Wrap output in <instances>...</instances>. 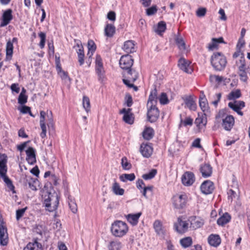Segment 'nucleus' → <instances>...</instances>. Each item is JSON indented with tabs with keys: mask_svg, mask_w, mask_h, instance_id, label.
Listing matches in <instances>:
<instances>
[{
	"mask_svg": "<svg viewBox=\"0 0 250 250\" xmlns=\"http://www.w3.org/2000/svg\"><path fill=\"white\" fill-rule=\"evenodd\" d=\"M47 117V126L49 128L54 129V123L53 121L52 113L51 111H47L45 112L44 111H40V125L42 129L40 136L42 138H44L46 136V125L45 124V118Z\"/></svg>",
	"mask_w": 250,
	"mask_h": 250,
	"instance_id": "obj_1",
	"label": "nucleus"
},
{
	"mask_svg": "<svg viewBox=\"0 0 250 250\" xmlns=\"http://www.w3.org/2000/svg\"><path fill=\"white\" fill-rule=\"evenodd\" d=\"M128 231V226L125 222L116 220L111 224V232L115 237H122L125 235Z\"/></svg>",
	"mask_w": 250,
	"mask_h": 250,
	"instance_id": "obj_2",
	"label": "nucleus"
},
{
	"mask_svg": "<svg viewBox=\"0 0 250 250\" xmlns=\"http://www.w3.org/2000/svg\"><path fill=\"white\" fill-rule=\"evenodd\" d=\"M212 66L217 71H221L226 67L227 60L225 56L220 52H215L211 57Z\"/></svg>",
	"mask_w": 250,
	"mask_h": 250,
	"instance_id": "obj_3",
	"label": "nucleus"
},
{
	"mask_svg": "<svg viewBox=\"0 0 250 250\" xmlns=\"http://www.w3.org/2000/svg\"><path fill=\"white\" fill-rule=\"evenodd\" d=\"M3 158L0 160V176L3 179L4 182L6 184L9 189L12 191L13 193H15L14 190V186L12 184L11 180L6 175L7 172V167L6 166L7 157L5 155H2Z\"/></svg>",
	"mask_w": 250,
	"mask_h": 250,
	"instance_id": "obj_4",
	"label": "nucleus"
},
{
	"mask_svg": "<svg viewBox=\"0 0 250 250\" xmlns=\"http://www.w3.org/2000/svg\"><path fill=\"white\" fill-rule=\"evenodd\" d=\"M47 195H44V204L46 209L52 212L57 208L59 204L58 196L56 193H47Z\"/></svg>",
	"mask_w": 250,
	"mask_h": 250,
	"instance_id": "obj_5",
	"label": "nucleus"
},
{
	"mask_svg": "<svg viewBox=\"0 0 250 250\" xmlns=\"http://www.w3.org/2000/svg\"><path fill=\"white\" fill-rule=\"evenodd\" d=\"M119 63L121 68L125 71L124 73H126L128 70L131 72L134 71L131 69L133 63V60L130 55L123 56L120 59Z\"/></svg>",
	"mask_w": 250,
	"mask_h": 250,
	"instance_id": "obj_6",
	"label": "nucleus"
},
{
	"mask_svg": "<svg viewBox=\"0 0 250 250\" xmlns=\"http://www.w3.org/2000/svg\"><path fill=\"white\" fill-rule=\"evenodd\" d=\"M124 76L125 78L123 80L124 83L129 88L134 86V84L131 83L134 82L137 79V72L135 71L131 72L128 70L126 73H124Z\"/></svg>",
	"mask_w": 250,
	"mask_h": 250,
	"instance_id": "obj_7",
	"label": "nucleus"
},
{
	"mask_svg": "<svg viewBox=\"0 0 250 250\" xmlns=\"http://www.w3.org/2000/svg\"><path fill=\"white\" fill-rule=\"evenodd\" d=\"M187 196L186 194L176 195L173 197V204L175 208L180 209L186 206Z\"/></svg>",
	"mask_w": 250,
	"mask_h": 250,
	"instance_id": "obj_8",
	"label": "nucleus"
},
{
	"mask_svg": "<svg viewBox=\"0 0 250 250\" xmlns=\"http://www.w3.org/2000/svg\"><path fill=\"white\" fill-rule=\"evenodd\" d=\"M147 116L151 123L155 122L159 117V111L156 105L147 106Z\"/></svg>",
	"mask_w": 250,
	"mask_h": 250,
	"instance_id": "obj_9",
	"label": "nucleus"
},
{
	"mask_svg": "<svg viewBox=\"0 0 250 250\" xmlns=\"http://www.w3.org/2000/svg\"><path fill=\"white\" fill-rule=\"evenodd\" d=\"M131 108H123L120 111V113L124 114L123 120L128 124L131 125L134 122L133 114L131 112Z\"/></svg>",
	"mask_w": 250,
	"mask_h": 250,
	"instance_id": "obj_10",
	"label": "nucleus"
},
{
	"mask_svg": "<svg viewBox=\"0 0 250 250\" xmlns=\"http://www.w3.org/2000/svg\"><path fill=\"white\" fill-rule=\"evenodd\" d=\"M234 124V119L232 115H227L222 119V126L227 131H230Z\"/></svg>",
	"mask_w": 250,
	"mask_h": 250,
	"instance_id": "obj_11",
	"label": "nucleus"
},
{
	"mask_svg": "<svg viewBox=\"0 0 250 250\" xmlns=\"http://www.w3.org/2000/svg\"><path fill=\"white\" fill-rule=\"evenodd\" d=\"M188 228V224L185 221H183L180 217L178 218V222L174 224L175 230L179 233H184L186 232Z\"/></svg>",
	"mask_w": 250,
	"mask_h": 250,
	"instance_id": "obj_12",
	"label": "nucleus"
},
{
	"mask_svg": "<svg viewBox=\"0 0 250 250\" xmlns=\"http://www.w3.org/2000/svg\"><path fill=\"white\" fill-rule=\"evenodd\" d=\"M195 181L194 174L189 171L185 172L182 177V182L183 185L189 186L192 185Z\"/></svg>",
	"mask_w": 250,
	"mask_h": 250,
	"instance_id": "obj_13",
	"label": "nucleus"
},
{
	"mask_svg": "<svg viewBox=\"0 0 250 250\" xmlns=\"http://www.w3.org/2000/svg\"><path fill=\"white\" fill-rule=\"evenodd\" d=\"M190 62L184 58H181L178 61V65L180 69L187 73H191L192 69L190 65Z\"/></svg>",
	"mask_w": 250,
	"mask_h": 250,
	"instance_id": "obj_14",
	"label": "nucleus"
},
{
	"mask_svg": "<svg viewBox=\"0 0 250 250\" xmlns=\"http://www.w3.org/2000/svg\"><path fill=\"white\" fill-rule=\"evenodd\" d=\"M12 13V11L10 9H8L4 12L2 17V21L0 25V27L5 26L9 23L13 19Z\"/></svg>",
	"mask_w": 250,
	"mask_h": 250,
	"instance_id": "obj_15",
	"label": "nucleus"
},
{
	"mask_svg": "<svg viewBox=\"0 0 250 250\" xmlns=\"http://www.w3.org/2000/svg\"><path fill=\"white\" fill-rule=\"evenodd\" d=\"M202 193L205 194L211 193L214 189V185L210 181H206L202 183L200 187Z\"/></svg>",
	"mask_w": 250,
	"mask_h": 250,
	"instance_id": "obj_16",
	"label": "nucleus"
},
{
	"mask_svg": "<svg viewBox=\"0 0 250 250\" xmlns=\"http://www.w3.org/2000/svg\"><path fill=\"white\" fill-rule=\"evenodd\" d=\"M26 154V160L28 164L33 165L36 162L35 149L32 147H29L25 151Z\"/></svg>",
	"mask_w": 250,
	"mask_h": 250,
	"instance_id": "obj_17",
	"label": "nucleus"
},
{
	"mask_svg": "<svg viewBox=\"0 0 250 250\" xmlns=\"http://www.w3.org/2000/svg\"><path fill=\"white\" fill-rule=\"evenodd\" d=\"M8 241L6 229L2 225H0V244L1 246L7 245Z\"/></svg>",
	"mask_w": 250,
	"mask_h": 250,
	"instance_id": "obj_18",
	"label": "nucleus"
},
{
	"mask_svg": "<svg viewBox=\"0 0 250 250\" xmlns=\"http://www.w3.org/2000/svg\"><path fill=\"white\" fill-rule=\"evenodd\" d=\"M190 228L193 229H196L201 228L204 225V220L199 217H191L190 218Z\"/></svg>",
	"mask_w": 250,
	"mask_h": 250,
	"instance_id": "obj_19",
	"label": "nucleus"
},
{
	"mask_svg": "<svg viewBox=\"0 0 250 250\" xmlns=\"http://www.w3.org/2000/svg\"><path fill=\"white\" fill-rule=\"evenodd\" d=\"M140 151L144 157L148 158L151 155L153 149L149 145L142 144Z\"/></svg>",
	"mask_w": 250,
	"mask_h": 250,
	"instance_id": "obj_20",
	"label": "nucleus"
},
{
	"mask_svg": "<svg viewBox=\"0 0 250 250\" xmlns=\"http://www.w3.org/2000/svg\"><path fill=\"white\" fill-rule=\"evenodd\" d=\"M200 172L203 177L207 178L211 176L212 172V168L210 165L205 164L200 167Z\"/></svg>",
	"mask_w": 250,
	"mask_h": 250,
	"instance_id": "obj_21",
	"label": "nucleus"
},
{
	"mask_svg": "<svg viewBox=\"0 0 250 250\" xmlns=\"http://www.w3.org/2000/svg\"><path fill=\"white\" fill-rule=\"evenodd\" d=\"M123 50L127 53L135 51V44L133 41L129 40L125 42L123 47Z\"/></svg>",
	"mask_w": 250,
	"mask_h": 250,
	"instance_id": "obj_22",
	"label": "nucleus"
},
{
	"mask_svg": "<svg viewBox=\"0 0 250 250\" xmlns=\"http://www.w3.org/2000/svg\"><path fill=\"white\" fill-rule=\"evenodd\" d=\"M141 214V212H138L136 214H129L126 216V218L132 225L135 226L137 224Z\"/></svg>",
	"mask_w": 250,
	"mask_h": 250,
	"instance_id": "obj_23",
	"label": "nucleus"
},
{
	"mask_svg": "<svg viewBox=\"0 0 250 250\" xmlns=\"http://www.w3.org/2000/svg\"><path fill=\"white\" fill-rule=\"evenodd\" d=\"M221 238L219 235L211 234L208 237V243L213 247H217L221 243Z\"/></svg>",
	"mask_w": 250,
	"mask_h": 250,
	"instance_id": "obj_24",
	"label": "nucleus"
},
{
	"mask_svg": "<svg viewBox=\"0 0 250 250\" xmlns=\"http://www.w3.org/2000/svg\"><path fill=\"white\" fill-rule=\"evenodd\" d=\"M225 43L222 37H220L218 39L212 38L211 40V42L208 44V49L209 50H213L214 49L217 48L218 43Z\"/></svg>",
	"mask_w": 250,
	"mask_h": 250,
	"instance_id": "obj_25",
	"label": "nucleus"
},
{
	"mask_svg": "<svg viewBox=\"0 0 250 250\" xmlns=\"http://www.w3.org/2000/svg\"><path fill=\"white\" fill-rule=\"evenodd\" d=\"M56 69L58 73L62 79V80L64 81L65 82H66L67 81H69L70 78L68 76L67 73L62 70L60 62H56Z\"/></svg>",
	"mask_w": 250,
	"mask_h": 250,
	"instance_id": "obj_26",
	"label": "nucleus"
},
{
	"mask_svg": "<svg viewBox=\"0 0 250 250\" xmlns=\"http://www.w3.org/2000/svg\"><path fill=\"white\" fill-rule=\"evenodd\" d=\"M157 92L156 89L155 88L154 90H153L148 98L147 104V106H151V105H156V104L157 103Z\"/></svg>",
	"mask_w": 250,
	"mask_h": 250,
	"instance_id": "obj_27",
	"label": "nucleus"
},
{
	"mask_svg": "<svg viewBox=\"0 0 250 250\" xmlns=\"http://www.w3.org/2000/svg\"><path fill=\"white\" fill-rule=\"evenodd\" d=\"M111 189L113 193L116 195L122 196L124 194L125 190L120 187L119 184L115 180L112 184Z\"/></svg>",
	"mask_w": 250,
	"mask_h": 250,
	"instance_id": "obj_28",
	"label": "nucleus"
},
{
	"mask_svg": "<svg viewBox=\"0 0 250 250\" xmlns=\"http://www.w3.org/2000/svg\"><path fill=\"white\" fill-rule=\"evenodd\" d=\"M202 95L199 98V105L203 111H205L208 109V103L206 96L203 91H201Z\"/></svg>",
	"mask_w": 250,
	"mask_h": 250,
	"instance_id": "obj_29",
	"label": "nucleus"
},
{
	"mask_svg": "<svg viewBox=\"0 0 250 250\" xmlns=\"http://www.w3.org/2000/svg\"><path fill=\"white\" fill-rule=\"evenodd\" d=\"M76 46L79 48L78 50H77V53L78 57V62L80 65H82L84 63V54L83 49V46L79 44L78 43H77Z\"/></svg>",
	"mask_w": 250,
	"mask_h": 250,
	"instance_id": "obj_30",
	"label": "nucleus"
},
{
	"mask_svg": "<svg viewBox=\"0 0 250 250\" xmlns=\"http://www.w3.org/2000/svg\"><path fill=\"white\" fill-rule=\"evenodd\" d=\"M185 104L190 110H195L196 109V104L190 96L184 98Z\"/></svg>",
	"mask_w": 250,
	"mask_h": 250,
	"instance_id": "obj_31",
	"label": "nucleus"
},
{
	"mask_svg": "<svg viewBox=\"0 0 250 250\" xmlns=\"http://www.w3.org/2000/svg\"><path fill=\"white\" fill-rule=\"evenodd\" d=\"M207 122L206 118L204 115H200L199 114H198V117L196 118L195 121V124L199 128L205 126Z\"/></svg>",
	"mask_w": 250,
	"mask_h": 250,
	"instance_id": "obj_32",
	"label": "nucleus"
},
{
	"mask_svg": "<svg viewBox=\"0 0 250 250\" xmlns=\"http://www.w3.org/2000/svg\"><path fill=\"white\" fill-rule=\"evenodd\" d=\"M230 218L231 217L229 214L225 213L222 216L218 219L217 223L219 226H224L229 222Z\"/></svg>",
	"mask_w": 250,
	"mask_h": 250,
	"instance_id": "obj_33",
	"label": "nucleus"
},
{
	"mask_svg": "<svg viewBox=\"0 0 250 250\" xmlns=\"http://www.w3.org/2000/svg\"><path fill=\"white\" fill-rule=\"evenodd\" d=\"M115 32V26L111 24H107L104 28L105 35L108 37H112Z\"/></svg>",
	"mask_w": 250,
	"mask_h": 250,
	"instance_id": "obj_34",
	"label": "nucleus"
},
{
	"mask_svg": "<svg viewBox=\"0 0 250 250\" xmlns=\"http://www.w3.org/2000/svg\"><path fill=\"white\" fill-rule=\"evenodd\" d=\"M175 41L179 49L181 51L186 50V44L183 38L180 36H177L175 38Z\"/></svg>",
	"mask_w": 250,
	"mask_h": 250,
	"instance_id": "obj_35",
	"label": "nucleus"
},
{
	"mask_svg": "<svg viewBox=\"0 0 250 250\" xmlns=\"http://www.w3.org/2000/svg\"><path fill=\"white\" fill-rule=\"evenodd\" d=\"M120 180L123 182L127 181H132L135 179V175L134 173L123 174L120 176Z\"/></svg>",
	"mask_w": 250,
	"mask_h": 250,
	"instance_id": "obj_36",
	"label": "nucleus"
},
{
	"mask_svg": "<svg viewBox=\"0 0 250 250\" xmlns=\"http://www.w3.org/2000/svg\"><path fill=\"white\" fill-rule=\"evenodd\" d=\"M153 227L157 234H163L164 230L163 229L162 224L160 221L158 220L155 221L153 224Z\"/></svg>",
	"mask_w": 250,
	"mask_h": 250,
	"instance_id": "obj_37",
	"label": "nucleus"
},
{
	"mask_svg": "<svg viewBox=\"0 0 250 250\" xmlns=\"http://www.w3.org/2000/svg\"><path fill=\"white\" fill-rule=\"evenodd\" d=\"M166 29V24L164 21H160L158 23L157 28L155 29V31L159 35H162Z\"/></svg>",
	"mask_w": 250,
	"mask_h": 250,
	"instance_id": "obj_38",
	"label": "nucleus"
},
{
	"mask_svg": "<svg viewBox=\"0 0 250 250\" xmlns=\"http://www.w3.org/2000/svg\"><path fill=\"white\" fill-rule=\"evenodd\" d=\"M180 243L183 248H186L191 246L192 241L191 237H187L181 239L180 241Z\"/></svg>",
	"mask_w": 250,
	"mask_h": 250,
	"instance_id": "obj_39",
	"label": "nucleus"
},
{
	"mask_svg": "<svg viewBox=\"0 0 250 250\" xmlns=\"http://www.w3.org/2000/svg\"><path fill=\"white\" fill-rule=\"evenodd\" d=\"M153 130L152 128L148 127L146 128L143 133V137L147 140L151 139L153 136Z\"/></svg>",
	"mask_w": 250,
	"mask_h": 250,
	"instance_id": "obj_40",
	"label": "nucleus"
},
{
	"mask_svg": "<svg viewBox=\"0 0 250 250\" xmlns=\"http://www.w3.org/2000/svg\"><path fill=\"white\" fill-rule=\"evenodd\" d=\"M83 105L87 113L90 111V103L89 98L84 96L83 99Z\"/></svg>",
	"mask_w": 250,
	"mask_h": 250,
	"instance_id": "obj_41",
	"label": "nucleus"
},
{
	"mask_svg": "<svg viewBox=\"0 0 250 250\" xmlns=\"http://www.w3.org/2000/svg\"><path fill=\"white\" fill-rule=\"evenodd\" d=\"M87 46L88 49L87 55H89V57H91L93 55L94 52L95 51L96 46L94 42L92 40L88 41Z\"/></svg>",
	"mask_w": 250,
	"mask_h": 250,
	"instance_id": "obj_42",
	"label": "nucleus"
},
{
	"mask_svg": "<svg viewBox=\"0 0 250 250\" xmlns=\"http://www.w3.org/2000/svg\"><path fill=\"white\" fill-rule=\"evenodd\" d=\"M241 94L240 90L237 89L235 91H231L228 96V99L229 100H232L240 97Z\"/></svg>",
	"mask_w": 250,
	"mask_h": 250,
	"instance_id": "obj_43",
	"label": "nucleus"
},
{
	"mask_svg": "<svg viewBox=\"0 0 250 250\" xmlns=\"http://www.w3.org/2000/svg\"><path fill=\"white\" fill-rule=\"evenodd\" d=\"M121 247V242L118 241H114L110 242L109 249V250H120Z\"/></svg>",
	"mask_w": 250,
	"mask_h": 250,
	"instance_id": "obj_44",
	"label": "nucleus"
},
{
	"mask_svg": "<svg viewBox=\"0 0 250 250\" xmlns=\"http://www.w3.org/2000/svg\"><path fill=\"white\" fill-rule=\"evenodd\" d=\"M223 80V77L219 75H212L209 77L210 82L214 83H220Z\"/></svg>",
	"mask_w": 250,
	"mask_h": 250,
	"instance_id": "obj_45",
	"label": "nucleus"
},
{
	"mask_svg": "<svg viewBox=\"0 0 250 250\" xmlns=\"http://www.w3.org/2000/svg\"><path fill=\"white\" fill-rule=\"evenodd\" d=\"M156 173L157 170L155 169H153L149 173L143 174L142 177L146 180L151 179L155 177Z\"/></svg>",
	"mask_w": 250,
	"mask_h": 250,
	"instance_id": "obj_46",
	"label": "nucleus"
},
{
	"mask_svg": "<svg viewBox=\"0 0 250 250\" xmlns=\"http://www.w3.org/2000/svg\"><path fill=\"white\" fill-rule=\"evenodd\" d=\"M26 181L28 185L29 188L33 191H36L37 190L36 185L37 184V181L32 179V178H30L29 179H27Z\"/></svg>",
	"mask_w": 250,
	"mask_h": 250,
	"instance_id": "obj_47",
	"label": "nucleus"
},
{
	"mask_svg": "<svg viewBox=\"0 0 250 250\" xmlns=\"http://www.w3.org/2000/svg\"><path fill=\"white\" fill-rule=\"evenodd\" d=\"M13 50V42L9 41L6 43V52L7 56H12Z\"/></svg>",
	"mask_w": 250,
	"mask_h": 250,
	"instance_id": "obj_48",
	"label": "nucleus"
},
{
	"mask_svg": "<svg viewBox=\"0 0 250 250\" xmlns=\"http://www.w3.org/2000/svg\"><path fill=\"white\" fill-rule=\"evenodd\" d=\"M121 164L123 169L125 170H128L131 167V165L128 162L127 158L125 157L122 158Z\"/></svg>",
	"mask_w": 250,
	"mask_h": 250,
	"instance_id": "obj_49",
	"label": "nucleus"
},
{
	"mask_svg": "<svg viewBox=\"0 0 250 250\" xmlns=\"http://www.w3.org/2000/svg\"><path fill=\"white\" fill-rule=\"evenodd\" d=\"M39 36L41 39V41L39 43V46L41 48H43L45 45V42L46 40V34L45 33L41 32L39 33Z\"/></svg>",
	"mask_w": 250,
	"mask_h": 250,
	"instance_id": "obj_50",
	"label": "nucleus"
},
{
	"mask_svg": "<svg viewBox=\"0 0 250 250\" xmlns=\"http://www.w3.org/2000/svg\"><path fill=\"white\" fill-rule=\"evenodd\" d=\"M193 124V119L189 117H187L184 120H183L181 119V123L180 126H181L182 125H183L184 126L187 125H192Z\"/></svg>",
	"mask_w": 250,
	"mask_h": 250,
	"instance_id": "obj_51",
	"label": "nucleus"
},
{
	"mask_svg": "<svg viewBox=\"0 0 250 250\" xmlns=\"http://www.w3.org/2000/svg\"><path fill=\"white\" fill-rule=\"evenodd\" d=\"M69 208L71 211L73 213H76L77 211V206L76 203L74 201H73L72 199H70L69 198V202H68Z\"/></svg>",
	"mask_w": 250,
	"mask_h": 250,
	"instance_id": "obj_52",
	"label": "nucleus"
},
{
	"mask_svg": "<svg viewBox=\"0 0 250 250\" xmlns=\"http://www.w3.org/2000/svg\"><path fill=\"white\" fill-rule=\"evenodd\" d=\"M241 65L238 67V72H246L245 60L244 58L241 57L240 60Z\"/></svg>",
	"mask_w": 250,
	"mask_h": 250,
	"instance_id": "obj_53",
	"label": "nucleus"
},
{
	"mask_svg": "<svg viewBox=\"0 0 250 250\" xmlns=\"http://www.w3.org/2000/svg\"><path fill=\"white\" fill-rule=\"evenodd\" d=\"M160 103L162 104H166L168 103V100L167 94L165 93H162L159 98Z\"/></svg>",
	"mask_w": 250,
	"mask_h": 250,
	"instance_id": "obj_54",
	"label": "nucleus"
},
{
	"mask_svg": "<svg viewBox=\"0 0 250 250\" xmlns=\"http://www.w3.org/2000/svg\"><path fill=\"white\" fill-rule=\"evenodd\" d=\"M125 104L127 107H130L133 104L132 98L131 96L129 94H126L125 97Z\"/></svg>",
	"mask_w": 250,
	"mask_h": 250,
	"instance_id": "obj_55",
	"label": "nucleus"
},
{
	"mask_svg": "<svg viewBox=\"0 0 250 250\" xmlns=\"http://www.w3.org/2000/svg\"><path fill=\"white\" fill-rule=\"evenodd\" d=\"M27 96L25 95L20 94L18 98V103L21 104H23L27 102Z\"/></svg>",
	"mask_w": 250,
	"mask_h": 250,
	"instance_id": "obj_56",
	"label": "nucleus"
},
{
	"mask_svg": "<svg viewBox=\"0 0 250 250\" xmlns=\"http://www.w3.org/2000/svg\"><path fill=\"white\" fill-rule=\"evenodd\" d=\"M34 245H36L38 248H39L40 246H42L40 244L36 241L35 244H32L31 243L28 244L27 246L23 249V250H34V247H33Z\"/></svg>",
	"mask_w": 250,
	"mask_h": 250,
	"instance_id": "obj_57",
	"label": "nucleus"
},
{
	"mask_svg": "<svg viewBox=\"0 0 250 250\" xmlns=\"http://www.w3.org/2000/svg\"><path fill=\"white\" fill-rule=\"evenodd\" d=\"M27 208L19 209L16 211V219L19 220L24 214Z\"/></svg>",
	"mask_w": 250,
	"mask_h": 250,
	"instance_id": "obj_58",
	"label": "nucleus"
},
{
	"mask_svg": "<svg viewBox=\"0 0 250 250\" xmlns=\"http://www.w3.org/2000/svg\"><path fill=\"white\" fill-rule=\"evenodd\" d=\"M207 12L206 8L201 7L196 11V15L198 17H202L205 15Z\"/></svg>",
	"mask_w": 250,
	"mask_h": 250,
	"instance_id": "obj_59",
	"label": "nucleus"
},
{
	"mask_svg": "<svg viewBox=\"0 0 250 250\" xmlns=\"http://www.w3.org/2000/svg\"><path fill=\"white\" fill-rule=\"evenodd\" d=\"M157 9L156 6H153L146 9V14L148 16H151L156 13Z\"/></svg>",
	"mask_w": 250,
	"mask_h": 250,
	"instance_id": "obj_60",
	"label": "nucleus"
},
{
	"mask_svg": "<svg viewBox=\"0 0 250 250\" xmlns=\"http://www.w3.org/2000/svg\"><path fill=\"white\" fill-rule=\"evenodd\" d=\"M96 71L99 78H101L104 72L103 66H96Z\"/></svg>",
	"mask_w": 250,
	"mask_h": 250,
	"instance_id": "obj_61",
	"label": "nucleus"
},
{
	"mask_svg": "<svg viewBox=\"0 0 250 250\" xmlns=\"http://www.w3.org/2000/svg\"><path fill=\"white\" fill-rule=\"evenodd\" d=\"M228 199L230 200L231 201L235 198V195H236V192L232 189H230L228 192Z\"/></svg>",
	"mask_w": 250,
	"mask_h": 250,
	"instance_id": "obj_62",
	"label": "nucleus"
},
{
	"mask_svg": "<svg viewBox=\"0 0 250 250\" xmlns=\"http://www.w3.org/2000/svg\"><path fill=\"white\" fill-rule=\"evenodd\" d=\"M221 98V93H217L215 95V100L212 102V104L215 106H217L218 102L220 101V99Z\"/></svg>",
	"mask_w": 250,
	"mask_h": 250,
	"instance_id": "obj_63",
	"label": "nucleus"
},
{
	"mask_svg": "<svg viewBox=\"0 0 250 250\" xmlns=\"http://www.w3.org/2000/svg\"><path fill=\"white\" fill-rule=\"evenodd\" d=\"M107 17L108 20L114 21L116 19V14L114 11H110L108 13Z\"/></svg>",
	"mask_w": 250,
	"mask_h": 250,
	"instance_id": "obj_64",
	"label": "nucleus"
}]
</instances>
